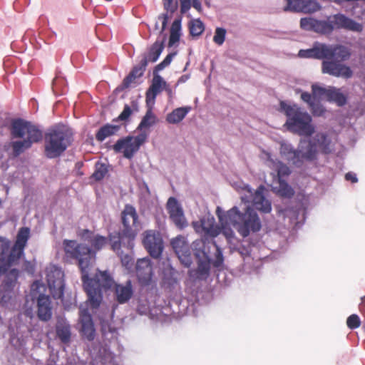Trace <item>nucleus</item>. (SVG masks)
<instances>
[{
    "mask_svg": "<svg viewBox=\"0 0 365 365\" xmlns=\"http://www.w3.org/2000/svg\"><path fill=\"white\" fill-rule=\"evenodd\" d=\"M235 188L240 195L242 202L227 212H224L220 207H217L216 215L220 227L215 225V218L210 214L205 215L198 221L192 222V225L197 233L210 237H215L222 233L230 241L234 236L232 227L244 237L261 229L260 220L250 203L261 212H271L272 205L264 196V187L261 185L252 191L249 185L241 182Z\"/></svg>",
    "mask_w": 365,
    "mask_h": 365,
    "instance_id": "nucleus-1",
    "label": "nucleus"
},
{
    "mask_svg": "<svg viewBox=\"0 0 365 365\" xmlns=\"http://www.w3.org/2000/svg\"><path fill=\"white\" fill-rule=\"evenodd\" d=\"M78 236L84 242L91 243L93 250L83 243L69 240H63V250L67 257L78 261L88 303L92 308L96 309L102 301L101 289H109L114 284L106 272H96L94 268L96 253L108 244V240L105 237L88 230L80 231Z\"/></svg>",
    "mask_w": 365,
    "mask_h": 365,
    "instance_id": "nucleus-2",
    "label": "nucleus"
},
{
    "mask_svg": "<svg viewBox=\"0 0 365 365\" xmlns=\"http://www.w3.org/2000/svg\"><path fill=\"white\" fill-rule=\"evenodd\" d=\"M333 150V140L326 132H319L309 139L301 140L297 150L287 141L279 142L281 157L296 166L313 160L319 153H329Z\"/></svg>",
    "mask_w": 365,
    "mask_h": 365,
    "instance_id": "nucleus-3",
    "label": "nucleus"
},
{
    "mask_svg": "<svg viewBox=\"0 0 365 365\" xmlns=\"http://www.w3.org/2000/svg\"><path fill=\"white\" fill-rule=\"evenodd\" d=\"M299 26L302 30L313 31L322 35L331 34L334 29H345L354 32H361L363 25L343 14L327 16L325 20L314 17H304L300 19Z\"/></svg>",
    "mask_w": 365,
    "mask_h": 365,
    "instance_id": "nucleus-4",
    "label": "nucleus"
},
{
    "mask_svg": "<svg viewBox=\"0 0 365 365\" xmlns=\"http://www.w3.org/2000/svg\"><path fill=\"white\" fill-rule=\"evenodd\" d=\"M274 149L267 146L260 149L259 158L260 162L269 170L272 178V187L277 195L290 197L294 195L292 188L282 180V178L290 174L289 168L278 160L274 155Z\"/></svg>",
    "mask_w": 365,
    "mask_h": 365,
    "instance_id": "nucleus-5",
    "label": "nucleus"
},
{
    "mask_svg": "<svg viewBox=\"0 0 365 365\" xmlns=\"http://www.w3.org/2000/svg\"><path fill=\"white\" fill-rule=\"evenodd\" d=\"M279 110L287 117L284 126L289 131L299 135L310 136L311 138L315 133V125L311 115L302 110L297 104L281 101Z\"/></svg>",
    "mask_w": 365,
    "mask_h": 365,
    "instance_id": "nucleus-6",
    "label": "nucleus"
},
{
    "mask_svg": "<svg viewBox=\"0 0 365 365\" xmlns=\"http://www.w3.org/2000/svg\"><path fill=\"white\" fill-rule=\"evenodd\" d=\"M122 222L124 226L123 232L117 236L110 235V241L112 249L120 255L119 250L121 247L132 250L138 232L141 226L138 220V215L135 209L129 205H125L122 212Z\"/></svg>",
    "mask_w": 365,
    "mask_h": 365,
    "instance_id": "nucleus-7",
    "label": "nucleus"
},
{
    "mask_svg": "<svg viewBox=\"0 0 365 365\" xmlns=\"http://www.w3.org/2000/svg\"><path fill=\"white\" fill-rule=\"evenodd\" d=\"M312 95L308 93H302L301 98L308 103L314 115L320 116L324 113L323 106L319 101L327 100L328 101L335 103L337 106L345 104L346 98L341 89L335 87L329 86L327 88L314 84L312 86Z\"/></svg>",
    "mask_w": 365,
    "mask_h": 365,
    "instance_id": "nucleus-8",
    "label": "nucleus"
},
{
    "mask_svg": "<svg viewBox=\"0 0 365 365\" xmlns=\"http://www.w3.org/2000/svg\"><path fill=\"white\" fill-rule=\"evenodd\" d=\"M12 135L21 140L13 142L12 148L16 155L29 148L33 143L42 138L41 132L34 125L24 120H16L12 124Z\"/></svg>",
    "mask_w": 365,
    "mask_h": 365,
    "instance_id": "nucleus-9",
    "label": "nucleus"
},
{
    "mask_svg": "<svg viewBox=\"0 0 365 365\" xmlns=\"http://www.w3.org/2000/svg\"><path fill=\"white\" fill-rule=\"evenodd\" d=\"M351 56L350 49L341 44L330 45L321 42H314L312 47L301 49L298 56L303 58L322 60L329 57H336L341 60H347Z\"/></svg>",
    "mask_w": 365,
    "mask_h": 365,
    "instance_id": "nucleus-10",
    "label": "nucleus"
},
{
    "mask_svg": "<svg viewBox=\"0 0 365 365\" xmlns=\"http://www.w3.org/2000/svg\"><path fill=\"white\" fill-rule=\"evenodd\" d=\"M71 141L63 127L50 130L45 137V154L50 158L59 156L68 148Z\"/></svg>",
    "mask_w": 365,
    "mask_h": 365,
    "instance_id": "nucleus-11",
    "label": "nucleus"
},
{
    "mask_svg": "<svg viewBox=\"0 0 365 365\" xmlns=\"http://www.w3.org/2000/svg\"><path fill=\"white\" fill-rule=\"evenodd\" d=\"M30 231L27 227L21 228L17 235L16 240L12 250L9 252V248L3 255L1 262H0V270L6 272L11 267L16 264L21 257L24 254V249L29 237Z\"/></svg>",
    "mask_w": 365,
    "mask_h": 365,
    "instance_id": "nucleus-12",
    "label": "nucleus"
},
{
    "mask_svg": "<svg viewBox=\"0 0 365 365\" xmlns=\"http://www.w3.org/2000/svg\"><path fill=\"white\" fill-rule=\"evenodd\" d=\"M147 134L143 133L136 136H128L118 140L113 145L115 152L123 154L128 159L133 158L145 143Z\"/></svg>",
    "mask_w": 365,
    "mask_h": 365,
    "instance_id": "nucleus-13",
    "label": "nucleus"
},
{
    "mask_svg": "<svg viewBox=\"0 0 365 365\" xmlns=\"http://www.w3.org/2000/svg\"><path fill=\"white\" fill-rule=\"evenodd\" d=\"M195 255L197 259V270H190L189 274L192 277L204 278L210 269V259L205 251V242L202 240H196L192 244Z\"/></svg>",
    "mask_w": 365,
    "mask_h": 365,
    "instance_id": "nucleus-14",
    "label": "nucleus"
},
{
    "mask_svg": "<svg viewBox=\"0 0 365 365\" xmlns=\"http://www.w3.org/2000/svg\"><path fill=\"white\" fill-rule=\"evenodd\" d=\"M63 272L56 265L51 264L46 269V277L48 286L53 297L61 299L63 293Z\"/></svg>",
    "mask_w": 365,
    "mask_h": 365,
    "instance_id": "nucleus-15",
    "label": "nucleus"
},
{
    "mask_svg": "<svg viewBox=\"0 0 365 365\" xmlns=\"http://www.w3.org/2000/svg\"><path fill=\"white\" fill-rule=\"evenodd\" d=\"M322 72L335 77L349 78L352 76L353 72L349 66L339 62L341 61L336 57H329L322 59Z\"/></svg>",
    "mask_w": 365,
    "mask_h": 365,
    "instance_id": "nucleus-16",
    "label": "nucleus"
},
{
    "mask_svg": "<svg viewBox=\"0 0 365 365\" xmlns=\"http://www.w3.org/2000/svg\"><path fill=\"white\" fill-rule=\"evenodd\" d=\"M143 235V243L150 255L155 258L160 257L163 250L160 234L154 230H147Z\"/></svg>",
    "mask_w": 365,
    "mask_h": 365,
    "instance_id": "nucleus-17",
    "label": "nucleus"
},
{
    "mask_svg": "<svg viewBox=\"0 0 365 365\" xmlns=\"http://www.w3.org/2000/svg\"><path fill=\"white\" fill-rule=\"evenodd\" d=\"M166 207L170 217L175 226L182 229L187 225L182 208L175 197H170L167 202Z\"/></svg>",
    "mask_w": 365,
    "mask_h": 365,
    "instance_id": "nucleus-18",
    "label": "nucleus"
},
{
    "mask_svg": "<svg viewBox=\"0 0 365 365\" xmlns=\"http://www.w3.org/2000/svg\"><path fill=\"white\" fill-rule=\"evenodd\" d=\"M171 244L181 263L187 267H190L191 256L185 238L178 236L172 240Z\"/></svg>",
    "mask_w": 365,
    "mask_h": 365,
    "instance_id": "nucleus-19",
    "label": "nucleus"
},
{
    "mask_svg": "<svg viewBox=\"0 0 365 365\" xmlns=\"http://www.w3.org/2000/svg\"><path fill=\"white\" fill-rule=\"evenodd\" d=\"M79 323L83 336L89 341L93 340L95 336V329L90 314L83 305L80 307Z\"/></svg>",
    "mask_w": 365,
    "mask_h": 365,
    "instance_id": "nucleus-20",
    "label": "nucleus"
},
{
    "mask_svg": "<svg viewBox=\"0 0 365 365\" xmlns=\"http://www.w3.org/2000/svg\"><path fill=\"white\" fill-rule=\"evenodd\" d=\"M137 277L142 284H148L152 277V267L150 259L143 258L138 260L136 264Z\"/></svg>",
    "mask_w": 365,
    "mask_h": 365,
    "instance_id": "nucleus-21",
    "label": "nucleus"
},
{
    "mask_svg": "<svg viewBox=\"0 0 365 365\" xmlns=\"http://www.w3.org/2000/svg\"><path fill=\"white\" fill-rule=\"evenodd\" d=\"M133 289L130 281L125 284H118L115 285V296L116 300L120 304H124L128 302L132 297Z\"/></svg>",
    "mask_w": 365,
    "mask_h": 365,
    "instance_id": "nucleus-22",
    "label": "nucleus"
},
{
    "mask_svg": "<svg viewBox=\"0 0 365 365\" xmlns=\"http://www.w3.org/2000/svg\"><path fill=\"white\" fill-rule=\"evenodd\" d=\"M38 316L43 321H47L51 317L49 298L43 294L38 297Z\"/></svg>",
    "mask_w": 365,
    "mask_h": 365,
    "instance_id": "nucleus-23",
    "label": "nucleus"
},
{
    "mask_svg": "<svg viewBox=\"0 0 365 365\" xmlns=\"http://www.w3.org/2000/svg\"><path fill=\"white\" fill-rule=\"evenodd\" d=\"M190 110V106H184L175 108L167 115L166 121L170 124L179 123L185 118Z\"/></svg>",
    "mask_w": 365,
    "mask_h": 365,
    "instance_id": "nucleus-24",
    "label": "nucleus"
},
{
    "mask_svg": "<svg viewBox=\"0 0 365 365\" xmlns=\"http://www.w3.org/2000/svg\"><path fill=\"white\" fill-rule=\"evenodd\" d=\"M181 36V19H175L170 28L168 46H175L180 41Z\"/></svg>",
    "mask_w": 365,
    "mask_h": 365,
    "instance_id": "nucleus-25",
    "label": "nucleus"
},
{
    "mask_svg": "<svg viewBox=\"0 0 365 365\" xmlns=\"http://www.w3.org/2000/svg\"><path fill=\"white\" fill-rule=\"evenodd\" d=\"M56 334L63 343L68 342L71 337V331L68 324L64 321H60L56 326Z\"/></svg>",
    "mask_w": 365,
    "mask_h": 365,
    "instance_id": "nucleus-26",
    "label": "nucleus"
},
{
    "mask_svg": "<svg viewBox=\"0 0 365 365\" xmlns=\"http://www.w3.org/2000/svg\"><path fill=\"white\" fill-rule=\"evenodd\" d=\"M118 126L106 125L98 130L96 134V138L99 141H103L106 138L115 134L118 130Z\"/></svg>",
    "mask_w": 365,
    "mask_h": 365,
    "instance_id": "nucleus-27",
    "label": "nucleus"
},
{
    "mask_svg": "<svg viewBox=\"0 0 365 365\" xmlns=\"http://www.w3.org/2000/svg\"><path fill=\"white\" fill-rule=\"evenodd\" d=\"M163 49V43L156 41L151 47L148 55L143 59H147V63L155 62L159 58Z\"/></svg>",
    "mask_w": 365,
    "mask_h": 365,
    "instance_id": "nucleus-28",
    "label": "nucleus"
},
{
    "mask_svg": "<svg viewBox=\"0 0 365 365\" xmlns=\"http://www.w3.org/2000/svg\"><path fill=\"white\" fill-rule=\"evenodd\" d=\"M189 29L192 36H198L203 33L205 26L199 19H195L189 22Z\"/></svg>",
    "mask_w": 365,
    "mask_h": 365,
    "instance_id": "nucleus-29",
    "label": "nucleus"
},
{
    "mask_svg": "<svg viewBox=\"0 0 365 365\" xmlns=\"http://www.w3.org/2000/svg\"><path fill=\"white\" fill-rule=\"evenodd\" d=\"M156 123V116L152 112V110L148 109L145 115L142 119L140 123L138 125V129L143 130L144 128H148Z\"/></svg>",
    "mask_w": 365,
    "mask_h": 365,
    "instance_id": "nucleus-30",
    "label": "nucleus"
},
{
    "mask_svg": "<svg viewBox=\"0 0 365 365\" xmlns=\"http://www.w3.org/2000/svg\"><path fill=\"white\" fill-rule=\"evenodd\" d=\"M180 4V11L182 14L187 13L191 6L200 11L202 5L199 0H179Z\"/></svg>",
    "mask_w": 365,
    "mask_h": 365,
    "instance_id": "nucleus-31",
    "label": "nucleus"
},
{
    "mask_svg": "<svg viewBox=\"0 0 365 365\" xmlns=\"http://www.w3.org/2000/svg\"><path fill=\"white\" fill-rule=\"evenodd\" d=\"M322 5L317 0H304L302 13L314 14L322 9Z\"/></svg>",
    "mask_w": 365,
    "mask_h": 365,
    "instance_id": "nucleus-32",
    "label": "nucleus"
},
{
    "mask_svg": "<svg viewBox=\"0 0 365 365\" xmlns=\"http://www.w3.org/2000/svg\"><path fill=\"white\" fill-rule=\"evenodd\" d=\"M304 0H286L287 6L284 10L286 11L302 12Z\"/></svg>",
    "mask_w": 365,
    "mask_h": 365,
    "instance_id": "nucleus-33",
    "label": "nucleus"
},
{
    "mask_svg": "<svg viewBox=\"0 0 365 365\" xmlns=\"http://www.w3.org/2000/svg\"><path fill=\"white\" fill-rule=\"evenodd\" d=\"M166 86L167 83L163 80V78L161 76L157 75L153 77L152 84L149 88L154 92L159 93L163 90H165Z\"/></svg>",
    "mask_w": 365,
    "mask_h": 365,
    "instance_id": "nucleus-34",
    "label": "nucleus"
},
{
    "mask_svg": "<svg viewBox=\"0 0 365 365\" xmlns=\"http://www.w3.org/2000/svg\"><path fill=\"white\" fill-rule=\"evenodd\" d=\"M227 31L223 28H217L215 31L213 41L218 46L223 44L225 40Z\"/></svg>",
    "mask_w": 365,
    "mask_h": 365,
    "instance_id": "nucleus-35",
    "label": "nucleus"
},
{
    "mask_svg": "<svg viewBox=\"0 0 365 365\" xmlns=\"http://www.w3.org/2000/svg\"><path fill=\"white\" fill-rule=\"evenodd\" d=\"M107 167L105 164L98 163L96 165V170L93 174V178H94L96 180H100L104 178L107 173Z\"/></svg>",
    "mask_w": 365,
    "mask_h": 365,
    "instance_id": "nucleus-36",
    "label": "nucleus"
},
{
    "mask_svg": "<svg viewBox=\"0 0 365 365\" xmlns=\"http://www.w3.org/2000/svg\"><path fill=\"white\" fill-rule=\"evenodd\" d=\"M9 247H10L9 240L5 237H0V262H1L3 255L6 254V251L8 250ZM4 272H5L4 270H0V274Z\"/></svg>",
    "mask_w": 365,
    "mask_h": 365,
    "instance_id": "nucleus-37",
    "label": "nucleus"
},
{
    "mask_svg": "<svg viewBox=\"0 0 365 365\" xmlns=\"http://www.w3.org/2000/svg\"><path fill=\"white\" fill-rule=\"evenodd\" d=\"M146 66H147V59H143L141 61L140 66L135 67L133 68V70L131 71L130 74H132V76H134V79H137L143 75Z\"/></svg>",
    "mask_w": 365,
    "mask_h": 365,
    "instance_id": "nucleus-38",
    "label": "nucleus"
},
{
    "mask_svg": "<svg viewBox=\"0 0 365 365\" xmlns=\"http://www.w3.org/2000/svg\"><path fill=\"white\" fill-rule=\"evenodd\" d=\"M158 93L154 92L153 91L150 90V88L146 93V103L148 107V109L152 110V108L155 103L156 96Z\"/></svg>",
    "mask_w": 365,
    "mask_h": 365,
    "instance_id": "nucleus-39",
    "label": "nucleus"
},
{
    "mask_svg": "<svg viewBox=\"0 0 365 365\" xmlns=\"http://www.w3.org/2000/svg\"><path fill=\"white\" fill-rule=\"evenodd\" d=\"M346 324L350 329H356L360 326L359 317L356 314H352L348 317Z\"/></svg>",
    "mask_w": 365,
    "mask_h": 365,
    "instance_id": "nucleus-40",
    "label": "nucleus"
},
{
    "mask_svg": "<svg viewBox=\"0 0 365 365\" xmlns=\"http://www.w3.org/2000/svg\"><path fill=\"white\" fill-rule=\"evenodd\" d=\"M175 53H169L165 57V58L160 64L157 66L156 69L158 71H161L167 66H168L170 64L171 61H173V58L175 56Z\"/></svg>",
    "mask_w": 365,
    "mask_h": 365,
    "instance_id": "nucleus-41",
    "label": "nucleus"
},
{
    "mask_svg": "<svg viewBox=\"0 0 365 365\" xmlns=\"http://www.w3.org/2000/svg\"><path fill=\"white\" fill-rule=\"evenodd\" d=\"M165 9L171 13H173L178 8V3L175 0H164Z\"/></svg>",
    "mask_w": 365,
    "mask_h": 365,
    "instance_id": "nucleus-42",
    "label": "nucleus"
},
{
    "mask_svg": "<svg viewBox=\"0 0 365 365\" xmlns=\"http://www.w3.org/2000/svg\"><path fill=\"white\" fill-rule=\"evenodd\" d=\"M136 83V79H134V76L132 74H129L128 76L123 81V86L128 88L134 86Z\"/></svg>",
    "mask_w": 365,
    "mask_h": 365,
    "instance_id": "nucleus-43",
    "label": "nucleus"
},
{
    "mask_svg": "<svg viewBox=\"0 0 365 365\" xmlns=\"http://www.w3.org/2000/svg\"><path fill=\"white\" fill-rule=\"evenodd\" d=\"M216 250H217L216 259L215 260L213 264H214L215 267H218L222 264L223 257H222V252L220 250V249L217 247H216Z\"/></svg>",
    "mask_w": 365,
    "mask_h": 365,
    "instance_id": "nucleus-44",
    "label": "nucleus"
},
{
    "mask_svg": "<svg viewBox=\"0 0 365 365\" xmlns=\"http://www.w3.org/2000/svg\"><path fill=\"white\" fill-rule=\"evenodd\" d=\"M130 114H131V110L129 106H126L124 108L123 112L119 115L118 118L122 120H126L129 118Z\"/></svg>",
    "mask_w": 365,
    "mask_h": 365,
    "instance_id": "nucleus-45",
    "label": "nucleus"
},
{
    "mask_svg": "<svg viewBox=\"0 0 365 365\" xmlns=\"http://www.w3.org/2000/svg\"><path fill=\"white\" fill-rule=\"evenodd\" d=\"M122 264L127 268H129L130 265L132 264V257L126 255L125 256L120 255Z\"/></svg>",
    "mask_w": 365,
    "mask_h": 365,
    "instance_id": "nucleus-46",
    "label": "nucleus"
},
{
    "mask_svg": "<svg viewBox=\"0 0 365 365\" xmlns=\"http://www.w3.org/2000/svg\"><path fill=\"white\" fill-rule=\"evenodd\" d=\"M43 289V286L40 284V283L38 282H34L32 286H31V294H32V297H36V290L37 289Z\"/></svg>",
    "mask_w": 365,
    "mask_h": 365,
    "instance_id": "nucleus-47",
    "label": "nucleus"
},
{
    "mask_svg": "<svg viewBox=\"0 0 365 365\" xmlns=\"http://www.w3.org/2000/svg\"><path fill=\"white\" fill-rule=\"evenodd\" d=\"M345 178H346V180H350L352 182H357V178H356V175L354 173H348L346 175Z\"/></svg>",
    "mask_w": 365,
    "mask_h": 365,
    "instance_id": "nucleus-48",
    "label": "nucleus"
},
{
    "mask_svg": "<svg viewBox=\"0 0 365 365\" xmlns=\"http://www.w3.org/2000/svg\"><path fill=\"white\" fill-rule=\"evenodd\" d=\"M160 19H162V20H163L162 21V31H163L166 27L168 16L167 14H163L162 16L160 17Z\"/></svg>",
    "mask_w": 365,
    "mask_h": 365,
    "instance_id": "nucleus-49",
    "label": "nucleus"
},
{
    "mask_svg": "<svg viewBox=\"0 0 365 365\" xmlns=\"http://www.w3.org/2000/svg\"><path fill=\"white\" fill-rule=\"evenodd\" d=\"M9 275L12 279H14V280H16L18 276V271L15 269H13L10 272Z\"/></svg>",
    "mask_w": 365,
    "mask_h": 365,
    "instance_id": "nucleus-50",
    "label": "nucleus"
},
{
    "mask_svg": "<svg viewBox=\"0 0 365 365\" xmlns=\"http://www.w3.org/2000/svg\"><path fill=\"white\" fill-rule=\"evenodd\" d=\"M165 91L168 93L170 98H172L173 97V90L168 85L166 86Z\"/></svg>",
    "mask_w": 365,
    "mask_h": 365,
    "instance_id": "nucleus-51",
    "label": "nucleus"
},
{
    "mask_svg": "<svg viewBox=\"0 0 365 365\" xmlns=\"http://www.w3.org/2000/svg\"><path fill=\"white\" fill-rule=\"evenodd\" d=\"M26 269L29 272H32L34 271V267L33 265L30 263V262H26Z\"/></svg>",
    "mask_w": 365,
    "mask_h": 365,
    "instance_id": "nucleus-52",
    "label": "nucleus"
},
{
    "mask_svg": "<svg viewBox=\"0 0 365 365\" xmlns=\"http://www.w3.org/2000/svg\"><path fill=\"white\" fill-rule=\"evenodd\" d=\"M189 78L188 76H182L178 80V83H185Z\"/></svg>",
    "mask_w": 365,
    "mask_h": 365,
    "instance_id": "nucleus-53",
    "label": "nucleus"
},
{
    "mask_svg": "<svg viewBox=\"0 0 365 365\" xmlns=\"http://www.w3.org/2000/svg\"><path fill=\"white\" fill-rule=\"evenodd\" d=\"M362 304L365 306V296L361 298Z\"/></svg>",
    "mask_w": 365,
    "mask_h": 365,
    "instance_id": "nucleus-54",
    "label": "nucleus"
},
{
    "mask_svg": "<svg viewBox=\"0 0 365 365\" xmlns=\"http://www.w3.org/2000/svg\"><path fill=\"white\" fill-rule=\"evenodd\" d=\"M15 341H16V338L13 337V338L11 339V343H12L13 344H14V345H16V344H15Z\"/></svg>",
    "mask_w": 365,
    "mask_h": 365,
    "instance_id": "nucleus-55",
    "label": "nucleus"
},
{
    "mask_svg": "<svg viewBox=\"0 0 365 365\" xmlns=\"http://www.w3.org/2000/svg\"><path fill=\"white\" fill-rule=\"evenodd\" d=\"M26 314H27L28 316H31V314H32V312L26 311Z\"/></svg>",
    "mask_w": 365,
    "mask_h": 365,
    "instance_id": "nucleus-56",
    "label": "nucleus"
},
{
    "mask_svg": "<svg viewBox=\"0 0 365 365\" xmlns=\"http://www.w3.org/2000/svg\"><path fill=\"white\" fill-rule=\"evenodd\" d=\"M240 254H241L242 256H244L245 255L248 254V252H247L246 253H244L243 252H242V251H241V252H240Z\"/></svg>",
    "mask_w": 365,
    "mask_h": 365,
    "instance_id": "nucleus-57",
    "label": "nucleus"
},
{
    "mask_svg": "<svg viewBox=\"0 0 365 365\" xmlns=\"http://www.w3.org/2000/svg\"><path fill=\"white\" fill-rule=\"evenodd\" d=\"M23 342H24V340H22L21 342H20V345H22L23 344Z\"/></svg>",
    "mask_w": 365,
    "mask_h": 365,
    "instance_id": "nucleus-58",
    "label": "nucleus"
}]
</instances>
